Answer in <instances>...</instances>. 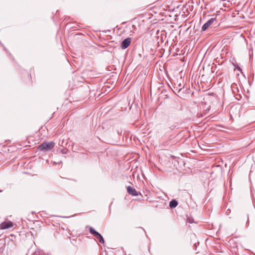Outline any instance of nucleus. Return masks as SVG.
Returning <instances> with one entry per match:
<instances>
[{
	"instance_id": "nucleus-6",
	"label": "nucleus",
	"mask_w": 255,
	"mask_h": 255,
	"mask_svg": "<svg viewBox=\"0 0 255 255\" xmlns=\"http://www.w3.org/2000/svg\"><path fill=\"white\" fill-rule=\"evenodd\" d=\"M127 192L132 196H137L138 195L136 190L130 186L127 187Z\"/></svg>"
},
{
	"instance_id": "nucleus-4",
	"label": "nucleus",
	"mask_w": 255,
	"mask_h": 255,
	"mask_svg": "<svg viewBox=\"0 0 255 255\" xmlns=\"http://www.w3.org/2000/svg\"><path fill=\"white\" fill-rule=\"evenodd\" d=\"M13 224L11 222H4L0 225V228L1 229H6L12 227Z\"/></svg>"
},
{
	"instance_id": "nucleus-9",
	"label": "nucleus",
	"mask_w": 255,
	"mask_h": 255,
	"mask_svg": "<svg viewBox=\"0 0 255 255\" xmlns=\"http://www.w3.org/2000/svg\"><path fill=\"white\" fill-rule=\"evenodd\" d=\"M62 152L63 154L66 153V152H65L64 150H63V151H62Z\"/></svg>"
},
{
	"instance_id": "nucleus-2",
	"label": "nucleus",
	"mask_w": 255,
	"mask_h": 255,
	"mask_svg": "<svg viewBox=\"0 0 255 255\" xmlns=\"http://www.w3.org/2000/svg\"><path fill=\"white\" fill-rule=\"evenodd\" d=\"M89 231L91 234H92L97 240H99L100 243H104L105 241L102 236L98 232L95 231L94 228L92 227H90Z\"/></svg>"
},
{
	"instance_id": "nucleus-5",
	"label": "nucleus",
	"mask_w": 255,
	"mask_h": 255,
	"mask_svg": "<svg viewBox=\"0 0 255 255\" xmlns=\"http://www.w3.org/2000/svg\"><path fill=\"white\" fill-rule=\"evenodd\" d=\"M131 42L130 38H127L124 39L121 43V47L125 49L127 48L130 44Z\"/></svg>"
},
{
	"instance_id": "nucleus-1",
	"label": "nucleus",
	"mask_w": 255,
	"mask_h": 255,
	"mask_svg": "<svg viewBox=\"0 0 255 255\" xmlns=\"http://www.w3.org/2000/svg\"><path fill=\"white\" fill-rule=\"evenodd\" d=\"M54 145L55 143L53 141L44 142L39 146L38 149L41 151H48L51 150Z\"/></svg>"
},
{
	"instance_id": "nucleus-7",
	"label": "nucleus",
	"mask_w": 255,
	"mask_h": 255,
	"mask_svg": "<svg viewBox=\"0 0 255 255\" xmlns=\"http://www.w3.org/2000/svg\"><path fill=\"white\" fill-rule=\"evenodd\" d=\"M178 203L175 200H171L169 203V206L171 208H175L177 206Z\"/></svg>"
},
{
	"instance_id": "nucleus-8",
	"label": "nucleus",
	"mask_w": 255,
	"mask_h": 255,
	"mask_svg": "<svg viewBox=\"0 0 255 255\" xmlns=\"http://www.w3.org/2000/svg\"><path fill=\"white\" fill-rule=\"evenodd\" d=\"M247 226H249V216L248 215H247Z\"/></svg>"
},
{
	"instance_id": "nucleus-10",
	"label": "nucleus",
	"mask_w": 255,
	"mask_h": 255,
	"mask_svg": "<svg viewBox=\"0 0 255 255\" xmlns=\"http://www.w3.org/2000/svg\"><path fill=\"white\" fill-rule=\"evenodd\" d=\"M0 192H2V190H0Z\"/></svg>"
},
{
	"instance_id": "nucleus-3",
	"label": "nucleus",
	"mask_w": 255,
	"mask_h": 255,
	"mask_svg": "<svg viewBox=\"0 0 255 255\" xmlns=\"http://www.w3.org/2000/svg\"><path fill=\"white\" fill-rule=\"evenodd\" d=\"M216 20V18H212L208 20L202 27V30L203 31H205L207 29H208Z\"/></svg>"
}]
</instances>
